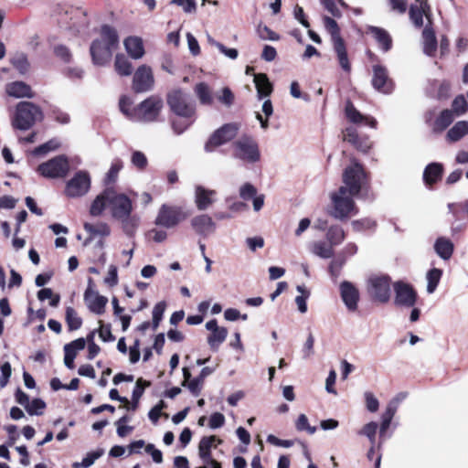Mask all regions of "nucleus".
I'll return each mask as SVG.
<instances>
[{
	"label": "nucleus",
	"mask_w": 468,
	"mask_h": 468,
	"mask_svg": "<svg viewBox=\"0 0 468 468\" xmlns=\"http://www.w3.org/2000/svg\"><path fill=\"white\" fill-rule=\"evenodd\" d=\"M109 207L113 218H123L133 212V202L123 193H118L113 187H106L92 201L90 213L93 217L101 216Z\"/></svg>",
	"instance_id": "2"
},
{
	"label": "nucleus",
	"mask_w": 468,
	"mask_h": 468,
	"mask_svg": "<svg viewBox=\"0 0 468 468\" xmlns=\"http://www.w3.org/2000/svg\"><path fill=\"white\" fill-rule=\"evenodd\" d=\"M104 282L110 287L115 286L118 283L117 267L110 265L108 275L104 279Z\"/></svg>",
	"instance_id": "63"
},
{
	"label": "nucleus",
	"mask_w": 468,
	"mask_h": 468,
	"mask_svg": "<svg viewBox=\"0 0 468 468\" xmlns=\"http://www.w3.org/2000/svg\"><path fill=\"white\" fill-rule=\"evenodd\" d=\"M324 25L325 29L330 33L333 43L337 40H343L340 37L337 23L333 18L329 16L324 17Z\"/></svg>",
	"instance_id": "48"
},
{
	"label": "nucleus",
	"mask_w": 468,
	"mask_h": 468,
	"mask_svg": "<svg viewBox=\"0 0 468 468\" xmlns=\"http://www.w3.org/2000/svg\"><path fill=\"white\" fill-rule=\"evenodd\" d=\"M372 85L378 91L388 94L393 90V82L388 76L386 68L381 65L373 66Z\"/></svg>",
	"instance_id": "15"
},
{
	"label": "nucleus",
	"mask_w": 468,
	"mask_h": 468,
	"mask_svg": "<svg viewBox=\"0 0 468 468\" xmlns=\"http://www.w3.org/2000/svg\"><path fill=\"white\" fill-rule=\"evenodd\" d=\"M5 91L14 98H32L30 87L23 81L10 82L5 86Z\"/></svg>",
	"instance_id": "25"
},
{
	"label": "nucleus",
	"mask_w": 468,
	"mask_h": 468,
	"mask_svg": "<svg viewBox=\"0 0 468 468\" xmlns=\"http://www.w3.org/2000/svg\"><path fill=\"white\" fill-rule=\"evenodd\" d=\"M256 193V187L250 183H245L239 187V197L242 199H250L255 197Z\"/></svg>",
	"instance_id": "59"
},
{
	"label": "nucleus",
	"mask_w": 468,
	"mask_h": 468,
	"mask_svg": "<svg viewBox=\"0 0 468 468\" xmlns=\"http://www.w3.org/2000/svg\"><path fill=\"white\" fill-rule=\"evenodd\" d=\"M239 128L237 123L223 125L211 135L205 145V150L207 152H212L216 147L229 142L237 135Z\"/></svg>",
	"instance_id": "12"
},
{
	"label": "nucleus",
	"mask_w": 468,
	"mask_h": 468,
	"mask_svg": "<svg viewBox=\"0 0 468 468\" xmlns=\"http://www.w3.org/2000/svg\"><path fill=\"white\" fill-rule=\"evenodd\" d=\"M91 186V178L89 172L80 170L66 182L64 195L69 198H80L86 196Z\"/></svg>",
	"instance_id": "6"
},
{
	"label": "nucleus",
	"mask_w": 468,
	"mask_h": 468,
	"mask_svg": "<svg viewBox=\"0 0 468 468\" xmlns=\"http://www.w3.org/2000/svg\"><path fill=\"white\" fill-rule=\"evenodd\" d=\"M132 164L140 170L146 167L148 161L145 154L140 151H134L131 158Z\"/></svg>",
	"instance_id": "55"
},
{
	"label": "nucleus",
	"mask_w": 468,
	"mask_h": 468,
	"mask_svg": "<svg viewBox=\"0 0 468 468\" xmlns=\"http://www.w3.org/2000/svg\"><path fill=\"white\" fill-rule=\"evenodd\" d=\"M123 45L129 56L133 59H139L144 55L143 40L138 37L125 38Z\"/></svg>",
	"instance_id": "24"
},
{
	"label": "nucleus",
	"mask_w": 468,
	"mask_h": 468,
	"mask_svg": "<svg viewBox=\"0 0 468 468\" xmlns=\"http://www.w3.org/2000/svg\"><path fill=\"white\" fill-rule=\"evenodd\" d=\"M150 386V382L146 381L143 378H138L135 384V387L133 390L132 399L135 402H139L141 397L143 396L145 388Z\"/></svg>",
	"instance_id": "54"
},
{
	"label": "nucleus",
	"mask_w": 468,
	"mask_h": 468,
	"mask_svg": "<svg viewBox=\"0 0 468 468\" xmlns=\"http://www.w3.org/2000/svg\"><path fill=\"white\" fill-rule=\"evenodd\" d=\"M172 4L177 5L183 8L186 13H194L197 9L195 0H172Z\"/></svg>",
	"instance_id": "61"
},
{
	"label": "nucleus",
	"mask_w": 468,
	"mask_h": 468,
	"mask_svg": "<svg viewBox=\"0 0 468 468\" xmlns=\"http://www.w3.org/2000/svg\"><path fill=\"white\" fill-rule=\"evenodd\" d=\"M217 199V191L202 186L195 188V204L198 210H207Z\"/></svg>",
	"instance_id": "19"
},
{
	"label": "nucleus",
	"mask_w": 468,
	"mask_h": 468,
	"mask_svg": "<svg viewBox=\"0 0 468 468\" xmlns=\"http://www.w3.org/2000/svg\"><path fill=\"white\" fill-rule=\"evenodd\" d=\"M453 112L451 110H444L441 112L433 124L434 132H441L446 129L453 121Z\"/></svg>",
	"instance_id": "40"
},
{
	"label": "nucleus",
	"mask_w": 468,
	"mask_h": 468,
	"mask_svg": "<svg viewBox=\"0 0 468 468\" xmlns=\"http://www.w3.org/2000/svg\"><path fill=\"white\" fill-rule=\"evenodd\" d=\"M83 299L91 313L99 315L104 314L108 299L101 295L98 291L85 290Z\"/></svg>",
	"instance_id": "17"
},
{
	"label": "nucleus",
	"mask_w": 468,
	"mask_h": 468,
	"mask_svg": "<svg viewBox=\"0 0 468 468\" xmlns=\"http://www.w3.org/2000/svg\"><path fill=\"white\" fill-rule=\"evenodd\" d=\"M154 85V77L149 67L141 66L133 76V88L136 92L149 90Z\"/></svg>",
	"instance_id": "16"
},
{
	"label": "nucleus",
	"mask_w": 468,
	"mask_h": 468,
	"mask_svg": "<svg viewBox=\"0 0 468 468\" xmlns=\"http://www.w3.org/2000/svg\"><path fill=\"white\" fill-rule=\"evenodd\" d=\"M295 428L298 431H306L309 434L316 432V427L309 424L308 418L305 414H300L295 421Z\"/></svg>",
	"instance_id": "49"
},
{
	"label": "nucleus",
	"mask_w": 468,
	"mask_h": 468,
	"mask_svg": "<svg viewBox=\"0 0 468 468\" xmlns=\"http://www.w3.org/2000/svg\"><path fill=\"white\" fill-rule=\"evenodd\" d=\"M167 103L176 115L186 119L195 117L196 105L191 101L190 97L182 90H174L169 93Z\"/></svg>",
	"instance_id": "5"
},
{
	"label": "nucleus",
	"mask_w": 468,
	"mask_h": 468,
	"mask_svg": "<svg viewBox=\"0 0 468 468\" xmlns=\"http://www.w3.org/2000/svg\"><path fill=\"white\" fill-rule=\"evenodd\" d=\"M334 50L336 54L338 63L342 69L346 72H350L351 64L348 59L346 48L344 43V40H337L333 43Z\"/></svg>",
	"instance_id": "32"
},
{
	"label": "nucleus",
	"mask_w": 468,
	"mask_h": 468,
	"mask_svg": "<svg viewBox=\"0 0 468 468\" xmlns=\"http://www.w3.org/2000/svg\"><path fill=\"white\" fill-rule=\"evenodd\" d=\"M311 252L322 259H330L334 256V247L324 241H315L311 247Z\"/></svg>",
	"instance_id": "39"
},
{
	"label": "nucleus",
	"mask_w": 468,
	"mask_h": 468,
	"mask_svg": "<svg viewBox=\"0 0 468 468\" xmlns=\"http://www.w3.org/2000/svg\"><path fill=\"white\" fill-rule=\"evenodd\" d=\"M118 44L119 37L116 30L110 26H102L100 37L93 40L90 48L93 64L97 66L107 64Z\"/></svg>",
	"instance_id": "3"
},
{
	"label": "nucleus",
	"mask_w": 468,
	"mask_h": 468,
	"mask_svg": "<svg viewBox=\"0 0 468 468\" xmlns=\"http://www.w3.org/2000/svg\"><path fill=\"white\" fill-rule=\"evenodd\" d=\"M37 171L46 178H63L69 171V163L65 155L60 154L40 164Z\"/></svg>",
	"instance_id": "8"
},
{
	"label": "nucleus",
	"mask_w": 468,
	"mask_h": 468,
	"mask_svg": "<svg viewBox=\"0 0 468 468\" xmlns=\"http://www.w3.org/2000/svg\"><path fill=\"white\" fill-rule=\"evenodd\" d=\"M423 51L428 56H432L437 48V40L434 31L431 28L425 27L422 32Z\"/></svg>",
	"instance_id": "37"
},
{
	"label": "nucleus",
	"mask_w": 468,
	"mask_h": 468,
	"mask_svg": "<svg viewBox=\"0 0 468 468\" xmlns=\"http://www.w3.org/2000/svg\"><path fill=\"white\" fill-rule=\"evenodd\" d=\"M228 330L225 327H220L217 331L212 332L207 337V343L210 347L217 350L218 346L226 340Z\"/></svg>",
	"instance_id": "44"
},
{
	"label": "nucleus",
	"mask_w": 468,
	"mask_h": 468,
	"mask_svg": "<svg viewBox=\"0 0 468 468\" xmlns=\"http://www.w3.org/2000/svg\"><path fill=\"white\" fill-rule=\"evenodd\" d=\"M119 107L121 112L127 116L129 119L134 121L135 116H133L134 108L133 107V101L128 96H122L119 101Z\"/></svg>",
	"instance_id": "47"
},
{
	"label": "nucleus",
	"mask_w": 468,
	"mask_h": 468,
	"mask_svg": "<svg viewBox=\"0 0 468 468\" xmlns=\"http://www.w3.org/2000/svg\"><path fill=\"white\" fill-rule=\"evenodd\" d=\"M452 112H455L456 115H458V116L466 113L468 111V103H467L465 97L463 95L457 96L453 100V101L452 103Z\"/></svg>",
	"instance_id": "50"
},
{
	"label": "nucleus",
	"mask_w": 468,
	"mask_h": 468,
	"mask_svg": "<svg viewBox=\"0 0 468 468\" xmlns=\"http://www.w3.org/2000/svg\"><path fill=\"white\" fill-rule=\"evenodd\" d=\"M259 37L263 40L277 41L280 36L269 28L267 26H260L258 28Z\"/></svg>",
	"instance_id": "56"
},
{
	"label": "nucleus",
	"mask_w": 468,
	"mask_h": 468,
	"mask_svg": "<svg viewBox=\"0 0 468 468\" xmlns=\"http://www.w3.org/2000/svg\"><path fill=\"white\" fill-rule=\"evenodd\" d=\"M352 227L355 231H362L366 229H371L375 227V222L369 218H363L358 220H354L352 222Z\"/></svg>",
	"instance_id": "57"
},
{
	"label": "nucleus",
	"mask_w": 468,
	"mask_h": 468,
	"mask_svg": "<svg viewBox=\"0 0 468 468\" xmlns=\"http://www.w3.org/2000/svg\"><path fill=\"white\" fill-rule=\"evenodd\" d=\"M103 450L99 449L94 452H88L81 462H75L72 464L73 468H90L97 459L103 454Z\"/></svg>",
	"instance_id": "45"
},
{
	"label": "nucleus",
	"mask_w": 468,
	"mask_h": 468,
	"mask_svg": "<svg viewBox=\"0 0 468 468\" xmlns=\"http://www.w3.org/2000/svg\"><path fill=\"white\" fill-rule=\"evenodd\" d=\"M367 410L370 412H376L378 410L379 402L372 392L367 391L364 394Z\"/></svg>",
	"instance_id": "58"
},
{
	"label": "nucleus",
	"mask_w": 468,
	"mask_h": 468,
	"mask_svg": "<svg viewBox=\"0 0 468 468\" xmlns=\"http://www.w3.org/2000/svg\"><path fill=\"white\" fill-rule=\"evenodd\" d=\"M357 252V246L356 244L353 242L347 243L344 249L341 251V256L344 258L342 261L336 260L333 261L330 263L329 270L330 271L335 274V272L339 271V270L342 268L343 264L345 263V259L350 256L355 255Z\"/></svg>",
	"instance_id": "33"
},
{
	"label": "nucleus",
	"mask_w": 468,
	"mask_h": 468,
	"mask_svg": "<svg viewBox=\"0 0 468 468\" xmlns=\"http://www.w3.org/2000/svg\"><path fill=\"white\" fill-rule=\"evenodd\" d=\"M65 316L69 330L73 331L80 328L82 319L72 307L69 306L66 308Z\"/></svg>",
	"instance_id": "46"
},
{
	"label": "nucleus",
	"mask_w": 468,
	"mask_h": 468,
	"mask_svg": "<svg viewBox=\"0 0 468 468\" xmlns=\"http://www.w3.org/2000/svg\"><path fill=\"white\" fill-rule=\"evenodd\" d=\"M163 108V101L157 96H151L134 108V121L150 122L157 119Z\"/></svg>",
	"instance_id": "9"
},
{
	"label": "nucleus",
	"mask_w": 468,
	"mask_h": 468,
	"mask_svg": "<svg viewBox=\"0 0 468 468\" xmlns=\"http://www.w3.org/2000/svg\"><path fill=\"white\" fill-rule=\"evenodd\" d=\"M442 165L439 163H431L424 170L423 179L426 184L431 185L441 178Z\"/></svg>",
	"instance_id": "38"
},
{
	"label": "nucleus",
	"mask_w": 468,
	"mask_h": 468,
	"mask_svg": "<svg viewBox=\"0 0 468 468\" xmlns=\"http://www.w3.org/2000/svg\"><path fill=\"white\" fill-rule=\"evenodd\" d=\"M58 147L59 143L56 139H51L48 142L35 148L33 153L36 155L46 154L51 151L57 150Z\"/></svg>",
	"instance_id": "53"
},
{
	"label": "nucleus",
	"mask_w": 468,
	"mask_h": 468,
	"mask_svg": "<svg viewBox=\"0 0 468 468\" xmlns=\"http://www.w3.org/2000/svg\"><path fill=\"white\" fill-rule=\"evenodd\" d=\"M366 180V174L362 165L353 162L343 174L344 186L331 193L332 208L330 215L338 220H346L357 214L358 210L354 201Z\"/></svg>",
	"instance_id": "1"
},
{
	"label": "nucleus",
	"mask_w": 468,
	"mask_h": 468,
	"mask_svg": "<svg viewBox=\"0 0 468 468\" xmlns=\"http://www.w3.org/2000/svg\"><path fill=\"white\" fill-rule=\"evenodd\" d=\"M343 136L345 141L363 153H367L371 148V142L368 138H359L356 130L353 127L346 128Z\"/></svg>",
	"instance_id": "22"
},
{
	"label": "nucleus",
	"mask_w": 468,
	"mask_h": 468,
	"mask_svg": "<svg viewBox=\"0 0 468 468\" xmlns=\"http://www.w3.org/2000/svg\"><path fill=\"white\" fill-rule=\"evenodd\" d=\"M116 220L121 222L123 232L129 237L134 235L140 225V217L132 213H129L123 218H119Z\"/></svg>",
	"instance_id": "30"
},
{
	"label": "nucleus",
	"mask_w": 468,
	"mask_h": 468,
	"mask_svg": "<svg viewBox=\"0 0 468 468\" xmlns=\"http://www.w3.org/2000/svg\"><path fill=\"white\" fill-rule=\"evenodd\" d=\"M114 68L117 73L122 76H129L133 71L131 62L123 55L120 54L115 57Z\"/></svg>",
	"instance_id": "43"
},
{
	"label": "nucleus",
	"mask_w": 468,
	"mask_h": 468,
	"mask_svg": "<svg viewBox=\"0 0 468 468\" xmlns=\"http://www.w3.org/2000/svg\"><path fill=\"white\" fill-rule=\"evenodd\" d=\"M378 428L377 422L371 421L366 424L363 429L359 431V434L365 435L370 441L371 445L376 443V432Z\"/></svg>",
	"instance_id": "52"
},
{
	"label": "nucleus",
	"mask_w": 468,
	"mask_h": 468,
	"mask_svg": "<svg viewBox=\"0 0 468 468\" xmlns=\"http://www.w3.org/2000/svg\"><path fill=\"white\" fill-rule=\"evenodd\" d=\"M214 368L209 367H205L201 369L200 374L193 378L191 382L188 385V390L191 392L194 396H199L201 393V390L204 386V381L207 377L211 375L214 372Z\"/></svg>",
	"instance_id": "28"
},
{
	"label": "nucleus",
	"mask_w": 468,
	"mask_h": 468,
	"mask_svg": "<svg viewBox=\"0 0 468 468\" xmlns=\"http://www.w3.org/2000/svg\"><path fill=\"white\" fill-rule=\"evenodd\" d=\"M186 218L187 214L185 213L181 207L163 205L155 218V224L170 229L176 226Z\"/></svg>",
	"instance_id": "10"
},
{
	"label": "nucleus",
	"mask_w": 468,
	"mask_h": 468,
	"mask_svg": "<svg viewBox=\"0 0 468 468\" xmlns=\"http://www.w3.org/2000/svg\"><path fill=\"white\" fill-rule=\"evenodd\" d=\"M45 408L46 403L42 399H34L32 401H29L26 410L29 415H41Z\"/></svg>",
	"instance_id": "51"
},
{
	"label": "nucleus",
	"mask_w": 468,
	"mask_h": 468,
	"mask_svg": "<svg viewBox=\"0 0 468 468\" xmlns=\"http://www.w3.org/2000/svg\"><path fill=\"white\" fill-rule=\"evenodd\" d=\"M254 83L259 99L267 97L272 92V84L264 73L254 74Z\"/></svg>",
	"instance_id": "29"
},
{
	"label": "nucleus",
	"mask_w": 468,
	"mask_h": 468,
	"mask_svg": "<svg viewBox=\"0 0 468 468\" xmlns=\"http://www.w3.org/2000/svg\"><path fill=\"white\" fill-rule=\"evenodd\" d=\"M245 242L251 251H256L264 246V239L260 236L247 238Z\"/></svg>",
	"instance_id": "60"
},
{
	"label": "nucleus",
	"mask_w": 468,
	"mask_h": 468,
	"mask_svg": "<svg viewBox=\"0 0 468 468\" xmlns=\"http://www.w3.org/2000/svg\"><path fill=\"white\" fill-rule=\"evenodd\" d=\"M468 134V122H457L447 133L446 138L449 142H457Z\"/></svg>",
	"instance_id": "36"
},
{
	"label": "nucleus",
	"mask_w": 468,
	"mask_h": 468,
	"mask_svg": "<svg viewBox=\"0 0 468 468\" xmlns=\"http://www.w3.org/2000/svg\"><path fill=\"white\" fill-rule=\"evenodd\" d=\"M367 33L372 35V37L378 42L379 48L384 52H387L391 48L392 39L388 31H386L385 29L371 26L368 27Z\"/></svg>",
	"instance_id": "23"
},
{
	"label": "nucleus",
	"mask_w": 468,
	"mask_h": 468,
	"mask_svg": "<svg viewBox=\"0 0 468 468\" xmlns=\"http://www.w3.org/2000/svg\"><path fill=\"white\" fill-rule=\"evenodd\" d=\"M195 94L202 105H211L213 103V95L211 89L205 82L197 83L194 88Z\"/></svg>",
	"instance_id": "34"
},
{
	"label": "nucleus",
	"mask_w": 468,
	"mask_h": 468,
	"mask_svg": "<svg viewBox=\"0 0 468 468\" xmlns=\"http://www.w3.org/2000/svg\"><path fill=\"white\" fill-rule=\"evenodd\" d=\"M429 5L426 1H420L419 5H411L410 8V17L417 27L423 25V16H427Z\"/></svg>",
	"instance_id": "31"
},
{
	"label": "nucleus",
	"mask_w": 468,
	"mask_h": 468,
	"mask_svg": "<svg viewBox=\"0 0 468 468\" xmlns=\"http://www.w3.org/2000/svg\"><path fill=\"white\" fill-rule=\"evenodd\" d=\"M441 276L442 271L441 269L433 268L427 272L426 280L428 293H433L435 292Z\"/></svg>",
	"instance_id": "42"
},
{
	"label": "nucleus",
	"mask_w": 468,
	"mask_h": 468,
	"mask_svg": "<svg viewBox=\"0 0 468 468\" xmlns=\"http://www.w3.org/2000/svg\"><path fill=\"white\" fill-rule=\"evenodd\" d=\"M165 407V404L163 400L159 401L158 404H156L148 413V417L149 419L151 420V421L153 423H157L160 416H161V413H162V410Z\"/></svg>",
	"instance_id": "64"
},
{
	"label": "nucleus",
	"mask_w": 468,
	"mask_h": 468,
	"mask_svg": "<svg viewBox=\"0 0 468 468\" xmlns=\"http://www.w3.org/2000/svg\"><path fill=\"white\" fill-rule=\"evenodd\" d=\"M191 226L196 233L204 237L212 234L217 228L212 218L207 214H201L194 217L191 219Z\"/></svg>",
	"instance_id": "20"
},
{
	"label": "nucleus",
	"mask_w": 468,
	"mask_h": 468,
	"mask_svg": "<svg viewBox=\"0 0 468 468\" xmlns=\"http://www.w3.org/2000/svg\"><path fill=\"white\" fill-rule=\"evenodd\" d=\"M225 417L222 413L215 412L209 417L208 426L211 429H218L224 425Z\"/></svg>",
	"instance_id": "62"
},
{
	"label": "nucleus",
	"mask_w": 468,
	"mask_h": 468,
	"mask_svg": "<svg viewBox=\"0 0 468 468\" xmlns=\"http://www.w3.org/2000/svg\"><path fill=\"white\" fill-rule=\"evenodd\" d=\"M122 167L123 164L120 159H116L112 163L111 167L104 178V185L106 187H111L110 186L117 181L119 173Z\"/></svg>",
	"instance_id": "41"
},
{
	"label": "nucleus",
	"mask_w": 468,
	"mask_h": 468,
	"mask_svg": "<svg viewBox=\"0 0 468 468\" xmlns=\"http://www.w3.org/2000/svg\"><path fill=\"white\" fill-rule=\"evenodd\" d=\"M43 118V112L37 105L31 101H20L11 117V125L14 129L27 131Z\"/></svg>",
	"instance_id": "4"
},
{
	"label": "nucleus",
	"mask_w": 468,
	"mask_h": 468,
	"mask_svg": "<svg viewBox=\"0 0 468 468\" xmlns=\"http://www.w3.org/2000/svg\"><path fill=\"white\" fill-rule=\"evenodd\" d=\"M340 294L348 311L355 312L359 300L358 290L351 282L346 281L340 284Z\"/></svg>",
	"instance_id": "18"
},
{
	"label": "nucleus",
	"mask_w": 468,
	"mask_h": 468,
	"mask_svg": "<svg viewBox=\"0 0 468 468\" xmlns=\"http://www.w3.org/2000/svg\"><path fill=\"white\" fill-rule=\"evenodd\" d=\"M325 238L328 243L335 247L344 241L346 233L341 226L332 225L327 229Z\"/></svg>",
	"instance_id": "35"
},
{
	"label": "nucleus",
	"mask_w": 468,
	"mask_h": 468,
	"mask_svg": "<svg viewBox=\"0 0 468 468\" xmlns=\"http://www.w3.org/2000/svg\"><path fill=\"white\" fill-rule=\"evenodd\" d=\"M453 243L451 241V239L445 237L438 238L434 243L435 252L441 259L444 261L451 259L453 253Z\"/></svg>",
	"instance_id": "27"
},
{
	"label": "nucleus",
	"mask_w": 468,
	"mask_h": 468,
	"mask_svg": "<svg viewBox=\"0 0 468 468\" xmlns=\"http://www.w3.org/2000/svg\"><path fill=\"white\" fill-rule=\"evenodd\" d=\"M233 156L247 163H256L261 158L258 144L251 137L243 136L233 144Z\"/></svg>",
	"instance_id": "7"
},
{
	"label": "nucleus",
	"mask_w": 468,
	"mask_h": 468,
	"mask_svg": "<svg viewBox=\"0 0 468 468\" xmlns=\"http://www.w3.org/2000/svg\"><path fill=\"white\" fill-rule=\"evenodd\" d=\"M216 441H218V443L222 441L214 435L205 436L200 440L198 444V456L203 465L198 468H221L220 463L216 461L211 454L212 448H216Z\"/></svg>",
	"instance_id": "11"
},
{
	"label": "nucleus",
	"mask_w": 468,
	"mask_h": 468,
	"mask_svg": "<svg viewBox=\"0 0 468 468\" xmlns=\"http://www.w3.org/2000/svg\"><path fill=\"white\" fill-rule=\"evenodd\" d=\"M395 299L394 303L399 307L410 308L414 306L417 294L416 292L407 283L398 282L394 283Z\"/></svg>",
	"instance_id": "14"
},
{
	"label": "nucleus",
	"mask_w": 468,
	"mask_h": 468,
	"mask_svg": "<svg viewBox=\"0 0 468 468\" xmlns=\"http://www.w3.org/2000/svg\"><path fill=\"white\" fill-rule=\"evenodd\" d=\"M368 292L378 301L385 303L390 296V280L388 276H372L368 279Z\"/></svg>",
	"instance_id": "13"
},
{
	"label": "nucleus",
	"mask_w": 468,
	"mask_h": 468,
	"mask_svg": "<svg viewBox=\"0 0 468 468\" xmlns=\"http://www.w3.org/2000/svg\"><path fill=\"white\" fill-rule=\"evenodd\" d=\"M84 229L89 233L90 238L85 241V244L88 243L89 240L101 237H108L111 234V229L109 225L105 222H98L96 224H91L89 222L84 223Z\"/></svg>",
	"instance_id": "26"
},
{
	"label": "nucleus",
	"mask_w": 468,
	"mask_h": 468,
	"mask_svg": "<svg viewBox=\"0 0 468 468\" xmlns=\"http://www.w3.org/2000/svg\"><path fill=\"white\" fill-rule=\"evenodd\" d=\"M346 118L353 123H364L371 128H377V121L373 117L363 115L351 101H347L345 108Z\"/></svg>",
	"instance_id": "21"
}]
</instances>
